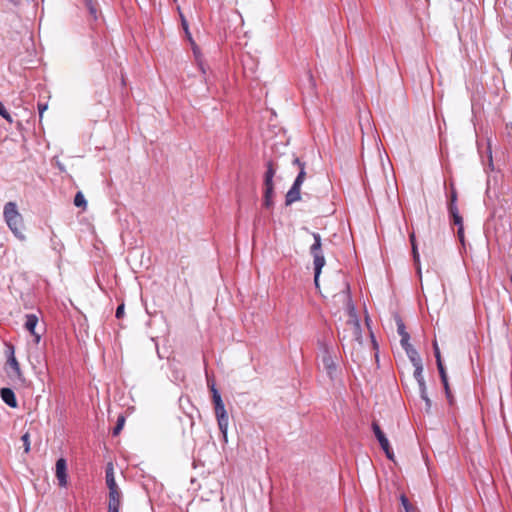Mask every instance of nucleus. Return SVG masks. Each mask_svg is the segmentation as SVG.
<instances>
[{"label": "nucleus", "mask_w": 512, "mask_h": 512, "mask_svg": "<svg viewBox=\"0 0 512 512\" xmlns=\"http://www.w3.org/2000/svg\"><path fill=\"white\" fill-rule=\"evenodd\" d=\"M87 8L89 9L90 13L92 15H94L96 13V9L95 7L93 6V1L92 0H84Z\"/></svg>", "instance_id": "nucleus-36"}, {"label": "nucleus", "mask_w": 512, "mask_h": 512, "mask_svg": "<svg viewBox=\"0 0 512 512\" xmlns=\"http://www.w3.org/2000/svg\"><path fill=\"white\" fill-rule=\"evenodd\" d=\"M396 323H397V332L401 337H403V335H405V334H408L405 330V325L401 319H397Z\"/></svg>", "instance_id": "nucleus-26"}, {"label": "nucleus", "mask_w": 512, "mask_h": 512, "mask_svg": "<svg viewBox=\"0 0 512 512\" xmlns=\"http://www.w3.org/2000/svg\"><path fill=\"white\" fill-rule=\"evenodd\" d=\"M11 2L18 4L21 0H10Z\"/></svg>", "instance_id": "nucleus-47"}, {"label": "nucleus", "mask_w": 512, "mask_h": 512, "mask_svg": "<svg viewBox=\"0 0 512 512\" xmlns=\"http://www.w3.org/2000/svg\"><path fill=\"white\" fill-rule=\"evenodd\" d=\"M105 481L109 489L108 512H118L122 494L115 481L114 466L111 462L106 466Z\"/></svg>", "instance_id": "nucleus-2"}, {"label": "nucleus", "mask_w": 512, "mask_h": 512, "mask_svg": "<svg viewBox=\"0 0 512 512\" xmlns=\"http://www.w3.org/2000/svg\"><path fill=\"white\" fill-rule=\"evenodd\" d=\"M293 163L298 165L300 168L302 165H305V163L301 162L299 158H294Z\"/></svg>", "instance_id": "nucleus-43"}, {"label": "nucleus", "mask_w": 512, "mask_h": 512, "mask_svg": "<svg viewBox=\"0 0 512 512\" xmlns=\"http://www.w3.org/2000/svg\"><path fill=\"white\" fill-rule=\"evenodd\" d=\"M409 360L411 361L412 365H418L422 363L421 357L414 348H409V350L406 352Z\"/></svg>", "instance_id": "nucleus-15"}, {"label": "nucleus", "mask_w": 512, "mask_h": 512, "mask_svg": "<svg viewBox=\"0 0 512 512\" xmlns=\"http://www.w3.org/2000/svg\"><path fill=\"white\" fill-rule=\"evenodd\" d=\"M0 396H1V399L3 400V402L5 404H7L9 407H11V408H16L17 407L16 396H15V393L13 392L12 389H10V388H1Z\"/></svg>", "instance_id": "nucleus-11"}, {"label": "nucleus", "mask_w": 512, "mask_h": 512, "mask_svg": "<svg viewBox=\"0 0 512 512\" xmlns=\"http://www.w3.org/2000/svg\"><path fill=\"white\" fill-rule=\"evenodd\" d=\"M451 219L453 224L457 225L458 227H463V219L460 214L451 216Z\"/></svg>", "instance_id": "nucleus-32"}, {"label": "nucleus", "mask_w": 512, "mask_h": 512, "mask_svg": "<svg viewBox=\"0 0 512 512\" xmlns=\"http://www.w3.org/2000/svg\"><path fill=\"white\" fill-rule=\"evenodd\" d=\"M305 177H306L305 165H302L293 185L301 187V185L303 184V182L305 180Z\"/></svg>", "instance_id": "nucleus-18"}, {"label": "nucleus", "mask_w": 512, "mask_h": 512, "mask_svg": "<svg viewBox=\"0 0 512 512\" xmlns=\"http://www.w3.org/2000/svg\"><path fill=\"white\" fill-rule=\"evenodd\" d=\"M310 254L313 257L314 282L315 285L318 286L319 276L325 265V258L322 253V243L314 242L310 247Z\"/></svg>", "instance_id": "nucleus-5"}, {"label": "nucleus", "mask_w": 512, "mask_h": 512, "mask_svg": "<svg viewBox=\"0 0 512 512\" xmlns=\"http://www.w3.org/2000/svg\"><path fill=\"white\" fill-rule=\"evenodd\" d=\"M208 386H209V388H210V390H211L212 394H214V391H218V390L216 389V387H215V384H214L213 382H210L209 380H208Z\"/></svg>", "instance_id": "nucleus-42"}, {"label": "nucleus", "mask_w": 512, "mask_h": 512, "mask_svg": "<svg viewBox=\"0 0 512 512\" xmlns=\"http://www.w3.org/2000/svg\"><path fill=\"white\" fill-rule=\"evenodd\" d=\"M418 386H419L420 396L424 395V394H427V388H426L425 380H423L421 382H418Z\"/></svg>", "instance_id": "nucleus-37"}, {"label": "nucleus", "mask_w": 512, "mask_h": 512, "mask_svg": "<svg viewBox=\"0 0 512 512\" xmlns=\"http://www.w3.org/2000/svg\"><path fill=\"white\" fill-rule=\"evenodd\" d=\"M400 500H401L402 506L404 507L405 512H408V510H410V508H416L414 505H412L409 502V500L407 499V497L405 495L402 494L400 496Z\"/></svg>", "instance_id": "nucleus-25"}, {"label": "nucleus", "mask_w": 512, "mask_h": 512, "mask_svg": "<svg viewBox=\"0 0 512 512\" xmlns=\"http://www.w3.org/2000/svg\"><path fill=\"white\" fill-rule=\"evenodd\" d=\"M215 415L218 423L220 432L222 433L224 442L228 441L227 430L229 424L228 414L226 412L224 403H218L214 405Z\"/></svg>", "instance_id": "nucleus-6"}, {"label": "nucleus", "mask_w": 512, "mask_h": 512, "mask_svg": "<svg viewBox=\"0 0 512 512\" xmlns=\"http://www.w3.org/2000/svg\"><path fill=\"white\" fill-rule=\"evenodd\" d=\"M368 320H369L368 317H366L365 321H366L367 325H369Z\"/></svg>", "instance_id": "nucleus-48"}, {"label": "nucleus", "mask_w": 512, "mask_h": 512, "mask_svg": "<svg viewBox=\"0 0 512 512\" xmlns=\"http://www.w3.org/2000/svg\"><path fill=\"white\" fill-rule=\"evenodd\" d=\"M322 347V365L329 376L330 379H334L336 377L337 372V364L336 359L337 355L333 348L329 347L327 344H321Z\"/></svg>", "instance_id": "nucleus-4"}, {"label": "nucleus", "mask_w": 512, "mask_h": 512, "mask_svg": "<svg viewBox=\"0 0 512 512\" xmlns=\"http://www.w3.org/2000/svg\"><path fill=\"white\" fill-rule=\"evenodd\" d=\"M312 236H313L314 242L322 243V242H321V236H320V234H318V233H312Z\"/></svg>", "instance_id": "nucleus-41"}, {"label": "nucleus", "mask_w": 512, "mask_h": 512, "mask_svg": "<svg viewBox=\"0 0 512 512\" xmlns=\"http://www.w3.org/2000/svg\"><path fill=\"white\" fill-rule=\"evenodd\" d=\"M37 107H38V112H39V119H40V121H41V120H42V118H43V114H44V112H45V111L47 110V108H48V105H47V103H38Z\"/></svg>", "instance_id": "nucleus-30"}, {"label": "nucleus", "mask_w": 512, "mask_h": 512, "mask_svg": "<svg viewBox=\"0 0 512 512\" xmlns=\"http://www.w3.org/2000/svg\"><path fill=\"white\" fill-rule=\"evenodd\" d=\"M433 348H434V355L436 358V362H438L439 360H442L440 350H439V347H438V344L436 341L433 343Z\"/></svg>", "instance_id": "nucleus-33"}, {"label": "nucleus", "mask_w": 512, "mask_h": 512, "mask_svg": "<svg viewBox=\"0 0 512 512\" xmlns=\"http://www.w3.org/2000/svg\"><path fill=\"white\" fill-rule=\"evenodd\" d=\"M6 348L7 366L12 370V372L8 371V375L11 378L22 380V372L20 365L15 357L14 346L11 344H6Z\"/></svg>", "instance_id": "nucleus-7"}, {"label": "nucleus", "mask_w": 512, "mask_h": 512, "mask_svg": "<svg viewBox=\"0 0 512 512\" xmlns=\"http://www.w3.org/2000/svg\"><path fill=\"white\" fill-rule=\"evenodd\" d=\"M181 21H182V26H183V29H184V31L186 33L187 38L189 39V41L191 43H193L192 36H191V34L189 32V29H188V23H187L186 19L183 17V15H181Z\"/></svg>", "instance_id": "nucleus-28"}, {"label": "nucleus", "mask_w": 512, "mask_h": 512, "mask_svg": "<svg viewBox=\"0 0 512 512\" xmlns=\"http://www.w3.org/2000/svg\"><path fill=\"white\" fill-rule=\"evenodd\" d=\"M412 254H413L414 263L417 268V273H418L419 277H421L420 256H419V252H418L416 243H413V245H412Z\"/></svg>", "instance_id": "nucleus-16"}, {"label": "nucleus", "mask_w": 512, "mask_h": 512, "mask_svg": "<svg viewBox=\"0 0 512 512\" xmlns=\"http://www.w3.org/2000/svg\"><path fill=\"white\" fill-rule=\"evenodd\" d=\"M56 478L58 480L59 486L66 487V485H67V463L64 458H59L56 462Z\"/></svg>", "instance_id": "nucleus-9"}, {"label": "nucleus", "mask_w": 512, "mask_h": 512, "mask_svg": "<svg viewBox=\"0 0 512 512\" xmlns=\"http://www.w3.org/2000/svg\"><path fill=\"white\" fill-rule=\"evenodd\" d=\"M410 241H411V245H413V243H416L414 233H411V234H410Z\"/></svg>", "instance_id": "nucleus-44"}, {"label": "nucleus", "mask_w": 512, "mask_h": 512, "mask_svg": "<svg viewBox=\"0 0 512 512\" xmlns=\"http://www.w3.org/2000/svg\"><path fill=\"white\" fill-rule=\"evenodd\" d=\"M212 399L214 405L223 402L219 391H214V394H212Z\"/></svg>", "instance_id": "nucleus-35"}, {"label": "nucleus", "mask_w": 512, "mask_h": 512, "mask_svg": "<svg viewBox=\"0 0 512 512\" xmlns=\"http://www.w3.org/2000/svg\"><path fill=\"white\" fill-rule=\"evenodd\" d=\"M457 235H458L459 240L463 243V241H464L463 227H458Z\"/></svg>", "instance_id": "nucleus-40"}, {"label": "nucleus", "mask_w": 512, "mask_h": 512, "mask_svg": "<svg viewBox=\"0 0 512 512\" xmlns=\"http://www.w3.org/2000/svg\"><path fill=\"white\" fill-rule=\"evenodd\" d=\"M456 201H457V192H456L455 188L453 187V185H451V196H450L449 203H456Z\"/></svg>", "instance_id": "nucleus-39"}, {"label": "nucleus", "mask_w": 512, "mask_h": 512, "mask_svg": "<svg viewBox=\"0 0 512 512\" xmlns=\"http://www.w3.org/2000/svg\"><path fill=\"white\" fill-rule=\"evenodd\" d=\"M4 219L12 233L20 240H25L23 233V217L19 213L15 202H7L3 210Z\"/></svg>", "instance_id": "nucleus-1"}, {"label": "nucleus", "mask_w": 512, "mask_h": 512, "mask_svg": "<svg viewBox=\"0 0 512 512\" xmlns=\"http://www.w3.org/2000/svg\"><path fill=\"white\" fill-rule=\"evenodd\" d=\"M21 440L24 445L25 453H28L30 451V435H29V433L26 432L24 435H22Z\"/></svg>", "instance_id": "nucleus-23"}, {"label": "nucleus", "mask_w": 512, "mask_h": 512, "mask_svg": "<svg viewBox=\"0 0 512 512\" xmlns=\"http://www.w3.org/2000/svg\"><path fill=\"white\" fill-rule=\"evenodd\" d=\"M0 115L8 120L9 122H12V118H11V115L9 114V112L7 111V109L4 107V105L0 102Z\"/></svg>", "instance_id": "nucleus-27"}, {"label": "nucleus", "mask_w": 512, "mask_h": 512, "mask_svg": "<svg viewBox=\"0 0 512 512\" xmlns=\"http://www.w3.org/2000/svg\"><path fill=\"white\" fill-rule=\"evenodd\" d=\"M339 340L344 346V341H356L359 345L362 344V331L358 318H354L353 320H347L345 324V328L342 333H339Z\"/></svg>", "instance_id": "nucleus-3"}, {"label": "nucleus", "mask_w": 512, "mask_h": 512, "mask_svg": "<svg viewBox=\"0 0 512 512\" xmlns=\"http://www.w3.org/2000/svg\"><path fill=\"white\" fill-rule=\"evenodd\" d=\"M348 314H349V319L348 320H353L354 318H358L357 315H356V311H355V307L352 303H348Z\"/></svg>", "instance_id": "nucleus-29"}, {"label": "nucleus", "mask_w": 512, "mask_h": 512, "mask_svg": "<svg viewBox=\"0 0 512 512\" xmlns=\"http://www.w3.org/2000/svg\"><path fill=\"white\" fill-rule=\"evenodd\" d=\"M414 368H415V370H414V377H415L417 383L423 381L424 380V377H423V364L421 363V364H418V365H414Z\"/></svg>", "instance_id": "nucleus-20"}, {"label": "nucleus", "mask_w": 512, "mask_h": 512, "mask_svg": "<svg viewBox=\"0 0 512 512\" xmlns=\"http://www.w3.org/2000/svg\"><path fill=\"white\" fill-rule=\"evenodd\" d=\"M300 188L296 185H292L289 191L286 194V205H291L292 203L300 200Z\"/></svg>", "instance_id": "nucleus-12"}, {"label": "nucleus", "mask_w": 512, "mask_h": 512, "mask_svg": "<svg viewBox=\"0 0 512 512\" xmlns=\"http://www.w3.org/2000/svg\"><path fill=\"white\" fill-rule=\"evenodd\" d=\"M125 423V417L123 415H120L117 419L116 426L113 429V434L118 435L120 431L122 430Z\"/></svg>", "instance_id": "nucleus-21"}, {"label": "nucleus", "mask_w": 512, "mask_h": 512, "mask_svg": "<svg viewBox=\"0 0 512 512\" xmlns=\"http://www.w3.org/2000/svg\"><path fill=\"white\" fill-rule=\"evenodd\" d=\"M372 429H373V432H374L382 450L385 452L387 458L390 460H393V458H394L393 451L390 447L387 437L381 430L380 426L376 422H373Z\"/></svg>", "instance_id": "nucleus-8"}, {"label": "nucleus", "mask_w": 512, "mask_h": 512, "mask_svg": "<svg viewBox=\"0 0 512 512\" xmlns=\"http://www.w3.org/2000/svg\"><path fill=\"white\" fill-rule=\"evenodd\" d=\"M408 512H420V511L418 510V508H410V510H408Z\"/></svg>", "instance_id": "nucleus-46"}, {"label": "nucleus", "mask_w": 512, "mask_h": 512, "mask_svg": "<svg viewBox=\"0 0 512 512\" xmlns=\"http://www.w3.org/2000/svg\"><path fill=\"white\" fill-rule=\"evenodd\" d=\"M420 397L425 401L426 411H429L432 406V402H431L430 398L428 397L427 394L421 395Z\"/></svg>", "instance_id": "nucleus-34"}, {"label": "nucleus", "mask_w": 512, "mask_h": 512, "mask_svg": "<svg viewBox=\"0 0 512 512\" xmlns=\"http://www.w3.org/2000/svg\"><path fill=\"white\" fill-rule=\"evenodd\" d=\"M264 206L270 208L273 205L272 197L274 193V186L264 185Z\"/></svg>", "instance_id": "nucleus-14"}, {"label": "nucleus", "mask_w": 512, "mask_h": 512, "mask_svg": "<svg viewBox=\"0 0 512 512\" xmlns=\"http://www.w3.org/2000/svg\"><path fill=\"white\" fill-rule=\"evenodd\" d=\"M74 205L77 207H83L84 209L87 206L86 199L82 192H77L74 198Z\"/></svg>", "instance_id": "nucleus-17"}, {"label": "nucleus", "mask_w": 512, "mask_h": 512, "mask_svg": "<svg viewBox=\"0 0 512 512\" xmlns=\"http://www.w3.org/2000/svg\"><path fill=\"white\" fill-rule=\"evenodd\" d=\"M437 363V368H438V371H439V375H440V378L441 380H445L447 377V373H446V369L443 365V362L442 360H439Z\"/></svg>", "instance_id": "nucleus-24"}, {"label": "nucleus", "mask_w": 512, "mask_h": 512, "mask_svg": "<svg viewBox=\"0 0 512 512\" xmlns=\"http://www.w3.org/2000/svg\"><path fill=\"white\" fill-rule=\"evenodd\" d=\"M124 315V304H121L117 307V310H116V318L120 319L122 318Z\"/></svg>", "instance_id": "nucleus-38"}, {"label": "nucleus", "mask_w": 512, "mask_h": 512, "mask_svg": "<svg viewBox=\"0 0 512 512\" xmlns=\"http://www.w3.org/2000/svg\"><path fill=\"white\" fill-rule=\"evenodd\" d=\"M275 173H276V169L274 168L273 163L271 161L268 162L267 170H266L265 178H264V185L273 186V177H274Z\"/></svg>", "instance_id": "nucleus-13"}, {"label": "nucleus", "mask_w": 512, "mask_h": 512, "mask_svg": "<svg viewBox=\"0 0 512 512\" xmlns=\"http://www.w3.org/2000/svg\"><path fill=\"white\" fill-rule=\"evenodd\" d=\"M37 324L38 317L35 314L26 315L25 328L35 337L36 343L40 341V335L35 331Z\"/></svg>", "instance_id": "nucleus-10"}, {"label": "nucleus", "mask_w": 512, "mask_h": 512, "mask_svg": "<svg viewBox=\"0 0 512 512\" xmlns=\"http://www.w3.org/2000/svg\"><path fill=\"white\" fill-rule=\"evenodd\" d=\"M308 77H309V81H310L311 85L313 86V85H314V83H313L312 75H311V74H308Z\"/></svg>", "instance_id": "nucleus-45"}, {"label": "nucleus", "mask_w": 512, "mask_h": 512, "mask_svg": "<svg viewBox=\"0 0 512 512\" xmlns=\"http://www.w3.org/2000/svg\"><path fill=\"white\" fill-rule=\"evenodd\" d=\"M409 339H410L409 334H405V335H403V337H401V340H400L401 346L403 347L405 352H407L409 350V348H413L412 345L409 343Z\"/></svg>", "instance_id": "nucleus-22"}, {"label": "nucleus", "mask_w": 512, "mask_h": 512, "mask_svg": "<svg viewBox=\"0 0 512 512\" xmlns=\"http://www.w3.org/2000/svg\"><path fill=\"white\" fill-rule=\"evenodd\" d=\"M443 386H444V390H445V394H446V398L449 402L450 405L453 404V396H452V393H451V390H450V387H449V382H448V378H446L445 380H441Z\"/></svg>", "instance_id": "nucleus-19"}, {"label": "nucleus", "mask_w": 512, "mask_h": 512, "mask_svg": "<svg viewBox=\"0 0 512 512\" xmlns=\"http://www.w3.org/2000/svg\"><path fill=\"white\" fill-rule=\"evenodd\" d=\"M448 210H449L450 217L459 214L458 207H457L456 203H449Z\"/></svg>", "instance_id": "nucleus-31"}]
</instances>
